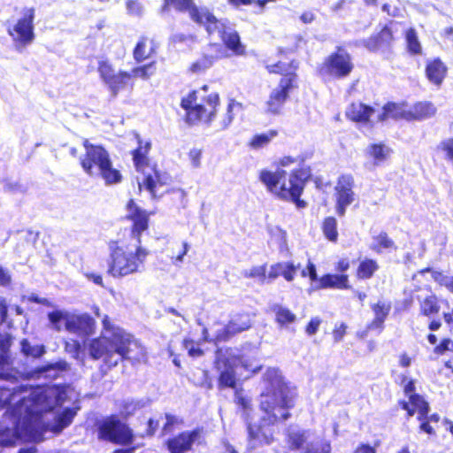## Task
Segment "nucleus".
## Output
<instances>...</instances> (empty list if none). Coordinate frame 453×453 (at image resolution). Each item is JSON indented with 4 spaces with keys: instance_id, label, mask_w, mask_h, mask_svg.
Listing matches in <instances>:
<instances>
[{
    "instance_id": "f257e3e1",
    "label": "nucleus",
    "mask_w": 453,
    "mask_h": 453,
    "mask_svg": "<svg viewBox=\"0 0 453 453\" xmlns=\"http://www.w3.org/2000/svg\"><path fill=\"white\" fill-rule=\"evenodd\" d=\"M264 382L265 388L260 400L264 414L258 423L248 425V447L251 449L273 441V426L286 420L289 417V410L294 406V395L278 369H267Z\"/></svg>"
},
{
    "instance_id": "f03ea898",
    "label": "nucleus",
    "mask_w": 453,
    "mask_h": 453,
    "mask_svg": "<svg viewBox=\"0 0 453 453\" xmlns=\"http://www.w3.org/2000/svg\"><path fill=\"white\" fill-rule=\"evenodd\" d=\"M11 377L7 357L0 355V380ZM73 390L69 387H44L35 388H9L0 385V403L14 405L13 416L23 425L30 422L34 416L55 410L67 400L71 401Z\"/></svg>"
},
{
    "instance_id": "7ed1b4c3",
    "label": "nucleus",
    "mask_w": 453,
    "mask_h": 453,
    "mask_svg": "<svg viewBox=\"0 0 453 453\" xmlns=\"http://www.w3.org/2000/svg\"><path fill=\"white\" fill-rule=\"evenodd\" d=\"M101 335L88 344L89 356L93 359H103L109 366H115L123 358L143 361L145 348L123 328L116 326L107 315L102 318Z\"/></svg>"
},
{
    "instance_id": "20e7f679",
    "label": "nucleus",
    "mask_w": 453,
    "mask_h": 453,
    "mask_svg": "<svg viewBox=\"0 0 453 453\" xmlns=\"http://www.w3.org/2000/svg\"><path fill=\"white\" fill-rule=\"evenodd\" d=\"M127 217L133 221V234L137 244L115 246L111 248L108 261V273L114 278H122L140 272L149 255L147 249L141 246L140 234L148 228V215L133 200L127 205Z\"/></svg>"
},
{
    "instance_id": "39448f33",
    "label": "nucleus",
    "mask_w": 453,
    "mask_h": 453,
    "mask_svg": "<svg viewBox=\"0 0 453 453\" xmlns=\"http://www.w3.org/2000/svg\"><path fill=\"white\" fill-rule=\"evenodd\" d=\"M259 180L266 188V190L277 198L292 202L298 208H304L306 203L300 199L303 191L304 180L301 177L299 170L292 171L288 175L281 168L275 171L263 169L259 172Z\"/></svg>"
},
{
    "instance_id": "423d86ee",
    "label": "nucleus",
    "mask_w": 453,
    "mask_h": 453,
    "mask_svg": "<svg viewBox=\"0 0 453 453\" xmlns=\"http://www.w3.org/2000/svg\"><path fill=\"white\" fill-rule=\"evenodd\" d=\"M219 372V387L235 388L239 382L248 380L261 370L262 365L255 355H233L219 357L216 361Z\"/></svg>"
},
{
    "instance_id": "0eeeda50",
    "label": "nucleus",
    "mask_w": 453,
    "mask_h": 453,
    "mask_svg": "<svg viewBox=\"0 0 453 453\" xmlns=\"http://www.w3.org/2000/svg\"><path fill=\"white\" fill-rule=\"evenodd\" d=\"M85 152L80 157V164L86 174L102 179L106 185L118 184L122 180L120 172L113 167L108 151L88 140L83 141Z\"/></svg>"
},
{
    "instance_id": "6e6552de",
    "label": "nucleus",
    "mask_w": 453,
    "mask_h": 453,
    "mask_svg": "<svg viewBox=\"0 0 453 453\" xmlns=\"http://www.w3.org/2000/svg\"><path fill=\"white\" fill-rule=\"evenodd\" d=\"M150 142L139 140V147L133 153V159L136 170L141 173L142 177L138 178L140 189H146L153 197L161 196L171 183V176L160 171L156 165H150L147 154L150 150Z\"/></svg>"
},
{
    "instance_id": "1a4fd4ad",
    "label": "nucleus",
    "mask_w": 453,
    "mask_h": 453,
    "mask_svg": "<svg viewBox=\"0 0 453 453\" xmlns=\"http://www.w3.org/2000/svg\"><path fill=\"white\" fill-rule=\"evenodd\" d=\"M219 102V94L209 92L208 86L204 85L183 97L180 105L187 111L188 123L211 126L216 118Z\"/></svg>"
},
{
    "instance_id": "9d476101",
    "label": "nucleus",
    "mask_w": 453,
    "mask_h": 453,
    "mask_svg": "<svg viewBox=\"0 0 453 453\" xmlns=\"http://www.w3.org/2000/svg\"><path fill=\"white\" fill-rule=\"evenodd\" d=\"M267 68L270 73L283 75L278 87L273 89L265 104V111L276 115L280 113L289 92L297 86V76L293 72L297 66L280 62L277 65H268Z\"/></svg>"
},
{
    "instance_id": "9b49d317",
    "label": "nucleus",
    "mask_w": 453,
    "mask_h": 453,
    "mask_svg": "<svg viewBox=\"0 0 453 453\" xmlns=\"http://www.w3.org/2000/svg\"><path fill=\"white\" fill-rule=\"evenodd\" d=\"M50 326L58 332L63 328L77 334L89 335L95 332L96 322L88 314H76L66 310H54L48 313Z\"/></svg>"
},
{
    "instance_id": "f8f14e48",
    "label": "nucleus",
    "mask_w": 453,
    "mask_h": 453,
    "mask_svg": "<svg viewBox=\"0 0 453 453\" xmlns=\"http://www.w3.org/2000/svg\"><path fill=\"white\" fill-rule=\"evenodd\" d=\"M35 8L26 6L20 10L16 19L8 23L7 34L18 51H22L34 42L35 38Z\"/></svg>"
},
{
    "instance_id": "ddd939ff",
    "label": "nucleus",
    "mask_w": 453,
    "mask_h": 453,
    "mask_svg": "<svg viewBox=\"0 0 453 453\" xmlns=\"http://www.w3.org/2000/svg\"><path fill=\"white\" fill-rule=\"evenodd\" d=\"M205 18L206 30L209 34L218 32L226 47L235 56H242L245 54V46L241 42L240 36L233 30L229 22L219 20L211 12H203Z\"/></svg>"
},
{
    "instance_id": "4468645a",
    "label": "nucleus",
    "mask_w": 453,
    "mask_h": 453,
    "mask_svg": "<svg viewBox=\"0 0 453 453\" xmlns=\"http://www.w3.org/2000/svg\"><path fill=\"white\" fill-rule=\"evenodd\" d=\"M355 179L350 173L341 174L335 182L334 200H335V211L339 216H343L347 208L351 205L357 199V195L354 191Z\"/></svg>"
},
{
    "instance_id": "2eb2a0df",
    "label": "nucleus",
    "mask_w": 453,
    "mask_h": 453,
    "mask_svg": "<svg viewBox=\"0 0 453 453\" xmlns=\"http://www.w3.org/2000/svg\"><path fill=\"white\" fill-rule=\"evenodd\" d=\"M97 72L113 96H116L120 90L124 89L132 79L131 73L116 71L113 65L104 59L98 61Z\"/></svg>"
},
{
    "instance_id": "dca6fc26",
    "label": "nucleus",
    "mask_w": 453,
    "mask_h": 453,
    "mask_svg": "<svg viewBox=\"0 0 453 453\" xmlns=\"http://www.w3.org/2000/svg\"><path fill=\"white\" fill-rule=\"evenodd\" d=\"M353 69L350 56L344 51L329 55L320 65L319 72L325 78H343Z\"/></svg>"
},
{
    "instance_id": "f3484780",
    "label": "nucleus",
    "mask_w": 453,
    "mask_h": 453,
    "mask_svg": "<svg viewBox=\"0 0 453 453\" xmlns=\"http://www.w3.org/2000/svg\"><path fill=\"white\" fill-rule=\"evenodd\" d=\"M99 438L116 444L129 445L133 441L134 435L127 425L111 417L100 425Z\"/></svg>"
},
{
    "instance_id": "a211bd4d",
    "label": "nucleus",
    "mask_w": 453,
    "mask_h": 453,
    "mask_svg": "<svg viewBox=\"0 0 453 453\" xmlns=\"http://www.w3.org/2000/svg\"><path fill=\"white\" fill-rule=\"evenodd\" d=\"M39 416H34L30 422L23 425L22 421H19V426H21L25 433L19 432L15 428L7 427L0 424V446H11L16 442L17 440H31L34 439L32 432L39 427L37 423Z\"/></svg>"
},
{
    "instance_id": "6ab92c4d",
    "label": "nucleus",
    "mask_w": 453,
    "mask_h": 453,
    "mask_svg": "<svg viewBox=\"0 0 453 453\" xmlns=\"http://www.w3.org/2000/svg\"><path fill=\"white\" fill-rule=\"evenodd\" d=\"M201 434L200 429L182 432L167 441V448L171 453H186L200 441Z\"/></svg>"
},
{
    "instance_id": "aec40b11",
    "label": "nucleus",
    "mask_w": 453,
    "mask_h": 453,
    "mask_svg": "<svg viewBox=\"0 0 453 453\" xmlns=\"http://www.w3.org/2000/svg\"><path fill=\"white\" fill-rule=\"evenodd\" d=\"M392 149L383 142H371L364 150V156L372 167L386 164L391 157Z\"/></svg>"
},
{
    "instance_id": "412c9836",
    "label": "nucleus",
    "mask_w": 453,
    "mask_h": 453,
    "mask_svg": "<svg viewBox=\"0 0 453 453\" xmlns=\"http://www.w3.org/2000/svg\"><path fill=\"white\" fill-rule=\"evenodd\" d=\"M171 7L180 12H188L194 21L202 25L205 24V18L203 12H209L206 9H197L193 4L192 0H165L162 11L166 12Z\"/></svg>"
},
{
    "instance_id": "4be33fe9",
    "label": "nucleus",
    "mask_w": 453,
    "mask_h": 453,
    "mask_svg": "<svg viewBox=\"0 0 453 453\" xmlns=\"http://www.w3.org/2000/svg\"><path fill=\"white\" fill-rule=\"evenodd\" d=\"M376 111L362 103H353L346 110V116L354 122L373 124L376 120Z\"/></svg>"
},
{
    "instance_id": "5701e85b",
    "label": "nucleus",
    "mask_w": 453,
    "mask_h": 453,
    "mask_svg": "<svg viewBox=\"0 0 453 453\" xmlns=\"http://www.w3.org/2000/svg\"><path fill=\"white\" fill-rule=\"evenodd\" d=\"M250 326L251 320L249 314L235 315L222 331L217 333L216 339L219 341L226 340L231 335L249 329Z\"/></svg>"
},
{
    "instance_id": "b1692460",
    "label": "nucleus",
    "mask_w": 453,
    "mask_h": 453,
    "mask_svg": "<svg viewBox=\"0 0 453 453\" xmlns=\"http://www.w3.org/2000/svg\"><path fill=\"white\" fill-rule=\"evenodd\" d=\"M300 265H295L291 261H283L273 264L270 266L268 273V281H273L279 276H282L287 281L291 282L295 280Z\"/></svg>"
},
{
    "instance_id": "393cba45",
    "label": "nucleus",
    "mask_w": 453,
    "mask_h": 453,
    "mask_svg": "<svg viewBox=\"0 0 453 453\" xmlns=\"http://www.w3.org/2000/svg\"><path fill=\"white\" fill-rule=\"evenodd\" d=\"M349 289L350 285L347 274H331L326 273L319 279V284L315 289Z\"/></svg>"
},
{
    "instance_id": "a878e982",
    "label": "nucleus",
    "mask_w": 453,
    "mask_h": 453,
    "mask_svg": "<svg viewBox=\"0 0 453 453\" xmlns=\"http://www.w3.org/2000/svg\"><path fill=\"white\" fill-rule=\"evenodd\" d=\"M312 434L310 430H303L296 427H290L288 433L287 442L291 449L296 450L303 449L311 442Z\"/></svg>"
},
{
    "instance_id": "bb28decb",
    "label": "nucleus",
    "mask_w": 453,
    "mask_h": 453,
    "mask_svg": "<svg viewBox=\"0 0 453 453\" xmlns=\"http://www.w3.org/2000/svg\"><path fill=\"white\" fill-rule=\"evenodd\" d=\"M409 109L404 104H397L395 103L387 104L380 111L377 112L376 120L378 122L388 119H404L408 120Z\"/></svg>"
},
{
    "instance_id": "cd10ccee",
    "label": "nucleus",
    "mask_w": 453,
    "mask_h": 453,
    "mask_svg": "<svg viewBox=\"0 0 453 453\" xmlns=\"http://www.w3.org/2000/svg\"><path fill=\"white\" fill-rule=\"evenodd\" d=\"M242 110L243 106L242 103H239L234 99H230L227 103L226 112L220 116L215 125L216 130L223 131L227 129L231 126L235 115Z\"/></svg>"
},
{
    "instance_id": "c85d7f7f",
    "label": "nucleus",
    "mask_w": 453,
    "mask_h": 453,
    "mask_svg": "<svg viewBox=\"0 0 453 453\" xmlns=\"http://www.w3.org/2000/svg\"><path fill=\"white\" fill-rule=\"evenodd\" d=\"M403 408L407 411L409 416L418 414L421 420L427 415L428 403L418 395H409V402L403 403Z\"/></svg>"
},
{
    "instance_id": "c756f323",
    "label": "nucleus",
    "mask_w": 453,
    "mask_h": 453,
    "mask_svg": "<svg viewBox=\"0 0 453 453\" xmlns=\"http://www.w3.org/2000/svg\"><path fill=\"white\" fill-rule=\"evenodd\" d=\"M436 107L430 102H419L409 108L408 120L425 119L435 115Z\"/></svg>"
},
{
    "instance_id": "7c9ffc66",
    "label": "nucleus",
    "mask_w": 453,
    "mask_h": 453,
    "mask_svg": "<svg viewBox=\"0 0 453 453\" xmlns=\"http://www.w3.org/2000/svg\"><path fill=\"white\" fill-rule=\"evenodd\" d=\"M447 68L440 59H434L427 63L426 74L433 84L439 86L446 75Z\"/></svg>"
},
{
    "instance_id": "2f4dec72",
    "label": "nucleus",
    "mask_w": 453,
    "mask_h": 453,
    "mask_svg": "<svg viewBox=\"0 0 453 453\" xmlns=\"http://www.w3.org/2000/svg\"><path fill=\"white\" fill-rule=\"evenodd\" d=\"M372 310L374 313V319L370 324L369 328L380 330L391 310V305L389 303L378 302L372 306Z\"/></svg>"
},
{
    "instance_id": "473e14b6",
    "label": "nucleus",
    "mask_w": 453,
    "mask_h": 453,
    "mask_svg": "<svg viewBox=\"0 0 453 453\" xmlns=\"http://www.w3.org/2000/svg\"><path fill=\"white\" fill-rule=\"evenodd\" d=\"M155 52V44L152 40L141 38L134 50V58L136 61H143Z\"/></svg>"
},
{
    "instance_id": "72a5a7b5",
    "label": "nucleus",
    "mask_w": 453,
    "mask_h": 453,
    "mask_svg": "<svg viewBox=\"0 0 453 453\" xmlns=\"http://www.w3.org/2000/svg\"><path fill=\"white\" fill-rule=\"evenodd\" d=\"M78 408H65L61 412L58 413L55 418V422L52 425L51 430L55 433H59L65 427L68 426L74 416L76 415Z\"/></svg>"
},
{
    "instance_id": "f704fd0d",
    "label": "nucleus",
    "mask_w": 453,
    "mask_h": 453,
    "mask_svg": "<svg viewBox=\"0 0 453 453\" xmlns=\"http://www.w3.org/2000/svg\"><path fill=\"white\" fill-rule=\"evenodd\" d=\"M392 40V33L389 27L383 28L380 33L374 36L369 38L365 45L370 50H376L379 48L382 47L384 44L388 43Z\"/></svg>"
},
{
    "instance_id": "c9c22d12",
    "label": "nucleus",
    "mask_w": 453,
    "mask_h": 453,
    "mask_svg": "<svg viewBox=\"0 0 453 453\" xmlns=\"http://www.w3.org/2000/svg\"><path fill=\"white\" fill-rule=\"evenodd\" d=\"M418 299L420 303V311L422 314L430 316L439 312L440 307L437 303V298L433 293L425 296H418Z\"/></svg>"
},
{
    "instance_id": "e433bc0d",
    "label": "nucleus",
    "mask_w": 453,
    "mask_h": 453,
    "mask_svg": "<svg viewBox=\"0 0 453 453\" xmlns=\"http://www.w3.org/2000/svg\"><path fill=\"white\" fill-rule=\"evenodd\" d=\"M405 41L408 51L412 55H421L422 46L417 31L411 27L405 32Z\"/></svg>"
},
{
    "instance_id": "4c0bfd02",
    "label": "nucleus",
    "mask_w": 453,
    "mask_h": 453,
    "mask_svg": "<svg viewBox=\"0 0 453 453\" xmlns=\"http://www.w3.org/2000/svg\"><path fill=\"white\" fill-rule=\"evenodd\" d=\"M378 269L379 265L375 260L365 258L360 262L357 276L359 279H369Z\"/></svg>"
},
{
    "instance_id": "58836bf2",
    "label": "nucleus",
    "mask_w": 453,
    "mask_h": 453,
    "mask_svg": "<svg viewBox=\"0 0 453 453\" xmlns=\"http://www.w3.org/2000/svg\"><path fill=\"white\" fill-rule=\"evenodd\" d=\"M21 352L27 357L35 358L42 357L45 353V346L42 344L32 345L27 340L20 342Z\"/></svg>"
},
{
    "instance_id": "ea45409f",
    "label": "nucleus",
    "mask_w": 453,
    "mask_h": 453,
    "mask_svg": "<svg viewBox=\"0 0 453 453\" xmlns=\"http://www.w3.org/2000/svg\"><path fill=\"white\" fill-rule=\"evenodd\" d=\"M436 150L442 155L445 161L453 165V137L441 140L438 143Z\"/></svg>"
},
{
    "instance_id": "a19ab883",
    "label": "nucleus",
    "mask_w": 453,
    "mask_h": 453,
    "mask_svg": "<svg viewBox=\"0 0 453 453\" xmlns=\"http://www.w3.org/2000/svg\"><path fill=\"white\" fill-rule=\"evenodd\" d=\"M275 313L276 321L281 326L291 324L296 321V315L288 308L276 305L273 308Z\"/></svg>"
},
{
    "instance_id": "79ce46f5",
    "label": "nucleus",
    "mask_w": 453,
    "mask_h": 453,
    "mask_svg": "<svg viewBox=\"0 0 453 453\" xmlns=\"http://www.w3.org/2000/svg\"><path fill=\"white\" fill-rule=\"evenodd\" d=\"M276 135L277 132L273 130L256 134L250 140V146L255 150L261 149L266 146Z\"/></svg>"
},
{
    "instance_id": "37998d69",
    "label": "nucleus",
    "mask_w": 453,
    "mask_h": 453,
    "mask_svg": "<svg viewBox=\"0 0 453 453\" xmlns=\"http://www.w3.org/2000/svg\"><path fill=\"white\" fill-rule=\"evenodd\" d=\"M367 4H381L383 12L391 16L399 15L398 0H365Z\"/></svg>"
},
{
    "instance_id": "c03bdc74",
    "label": "nucleus",
    "mask_w": 453,
    "mask_h": 453,
    "mask_svg": "<svg viewBox=\"0 0 453 453\" xmlns=\"http://www.w3.org/2000/svg\"><path fill=\"white\" fill-rule=\"evenodd\" d=\"M213 57L203 55L190 65L189 72L196 74L202 73L209 69L213 65Z\"/></svg>"
},
{
    "instance_id": "a18cd8bd",
    "label": "nucleus",
    "mask_w": 453,
    "mask_h": 453,
    "mask_svg": "<svg viewBox=\"0 0 453 453\" xmlns=\"http://www.w3.org/2000/svg\"><path fill=\"white\" fill-rule=\"evenodd\" d=\"M331 444L326 440H317L305 446L304 453H331Z\"/></svg>"
},
{
    "instance_id": "49530a36",
    "label": "nucleus",
    "mask_w": 453,
    "mask_h": 453,
    "mask_svg": "<svg viewBox=\"0 0 453 453\" xmlns=\"http://www.w3.org/2000/svg\"><path fill=\"white\" fill-rule=\"evenodd\" d=\"M7 315V307L4 300H0V347L4 348L5 344L9 343V340L7 338V332L5 328L8 327L7 325H4L5 319Z\"/></svg>"
},
{
    "instance_id": "de8ad7c7",
    "label": "nucleus",
    "mask_w": 453,
    "mask_h": 453,
    "mask_svg": "<svg viewBox=\"0 0 453 453\" xmlns=\"http://www.w3.org/2000/svg\"><path fill=\"white\" fill-rule=\"evenodd\" d=\"M323 233L331 242H336L338 237L337 221L333 217L326 218L323 222Z\"/></svg>"
},
{
    "instance_id": "09e8293b",
    "label": "nucleus",
    "mask_w": 453,
    "mask_h": 453,
    "mask_svg": "<svg viewBox=\"0 0 453 453\" xmlns=\"http://www.w3.org/2000/svg\"><path fill=\"white\" fill-rule=\"evenodd\" d=\"M265 273V265H257L245 270L242 274L244 277L256 279L258 282L263 284L268 280V275H266Z\"/></svg>"
},
{
    "instance_id": "8fccbe9b",
    "label": "nucleus",
    "mask_w": 453,
    "mask_h": 453,
    "mask_svg": "<svg viewBox=\"0 0 453 453\" xmlns=\"http://www.w3.org/2000/svg\"><path fill=\"white\" fill-rule=\"evenodd\" d=\"M373 240L374 242L372 244V249L377 252L394 248V242L388 236L386 233H380L375 236Z\"/></svg>"
},
{
    "instance_id": "3c124183",
    "label": "nucleus",
    "mask_w": 453,
    "mask_h": 453,
    "mask_svg": "<svg viewBox=\"0 0 453 453\" xmlns=\"http://www.w3.org/2000/svg\"><path fill=\"white\" fill-rule=\"evenodd\" d=\"M432 278L440 286L446 288L449 292L453 293V275L445 274L441 272H431Z\"/></svg>"
},
{
    "instance_id": "603ef678",
    "label": "nucleus",
    "mask_w": 453,
    "mask_h": 453,
    "mask_svg": "<svg viewBox=\"0 0 453 453\" xmlns=\"http://www.w3.org/2000/svg\"><path fill=\"white\" fill-rule=\"evenodd\" d=\"M156 72V67L154 63H150L148 65H144L142 66L135 67L132 70V77L141 78L142 80H148Z\"/></svg>"
},
{
    "instance_id": "864d4df0",
    "label": "nucleus",
    "mask_w": 453,
    "mask_h": 453,
    "mask_svg": "<svg viewBox=\"0 0 453 453\" xmlns=\"http://www.w3.org/2000/svg\"><path fill=\"white\" fill-rule=\"evenodd\" d=\"M235 402L237 405L242 408V415L248 418L250 416V412L251 411V403L250 399L245 396L242 393V390L235 391Z\"/></svg>"
},
{
    "instance_id": "5fc2aeb1",
    "label": "nucleus",
    "mask_w": 453,
    "mask_h": 453,
    "mask_svg": "<svg viewBox=\"0 0 453 453\" xmlns=\"http://www.w3.org/2000/svg\"><path fill=\"white\" fill-rule=\"evenodd\" d=\"M126 6L130 15L140 17L143 14V6L136 0H127Z\"/></svg>"
},
{
    "instance_id": "6e6d98bb",
    "label": "nucleus",
    "mask_w": 453,
    "mask_h": 453,
    "mask_svg": "<svg viewBox=\"0 0 453 453\" xmlns=\"http://www.w3.org/2000/svg\"><path fill=\"white\" fill-rule=\"evenodd\" d=\"M81 344L76 340H70L65 342V350L72 354L76 359H80Z\"/></svg>"
},
{
    "instance_id": "4d7b16f0",
    "label": "nucleus",
    "mask_w": 453,
    "mask_h": 453,
    "mask_svg": "<svg viewBox=\"0 0 453 453\" xmlns=\"http://www.w3.org/2000/svg\"><path fill=\"white\" fill-rule=\"evenodd\" d=\"M184 348L188 350L190 357H196L203 354V351L196 346L193 341L185 340L183 342Z\"/></svg>"
},
{
    "instance_id": "13d9d810",
    "label": "nucleus",
    "mask_w": 453,
    "mask_h": 453,
    "mask_svg": "<svg viewBox=\"0 0 453 453\" xmlns=\"http://www.w3.org/2000/svg\"><path fill=\"white\" fill-rule=\"evenodd\" d=\"M306 269L309 273V278H310L311 281V282L316 281L319 284V278L318 277L317 268H316L315 264L311 259H308V261H307Z\"/></svg>"
},
{
    "instance_id": "bf43d9fd",
    "label": "nucleus",
    "mask_w": 453,
    "mask_h": 453,
    "mask_svg": "<svg viewBox=\"0 0 453 453\" xmlns=\"http://www.w3.org/2000/svg\"><path fill=\"white\" fill-rule=\"evenodd\" d=\"M189 158L194 167L197 168L201 165L202 152L200 150L193 149L190 150Z\"/></svg>"
},
{
    "instance_id": "052dcab7",
    "label": "nucleus",
    "mask_w": 453,
    "mask_h": 453,
    "mask_svg": "<svg viewBox=\"0 0 453 453\" xmlns=\"http://www.w3.org/2000/svg\"><path fill=\"white\" fill-rule=\"evenodd\" d=\"M319 325H320V320L318 318L312 319L306 327L307 334L310 335L316 334Z\"/></svg>"
},
{
    "instance_id": "680f3d73",
    "label": "nucleus",
    "mask_w": 453,
    "mask_h": 453,
    "mask_svg": "<svg viewBox=\"0 0 453 453\" xmlns=\"http://www.w3.org/2000/svg\"><path fill=\"white\" fill-rule=\"evenodd\" d=\"M12 278L9 272L0 266V285L8 286L11 283Z\"/></svg>"
},
{
    "instance_id": "e2e57ef3",
    "label": "nucleus",
    "mask_w": 453,
    "mask_h": 453,
    "mask_svg": "<svg viewBox=\"0 0 453 453\" xmlns=\"http://www.w3.org/2000/svg\"><path fill=\"white\" fill-rule=\"evenodd\" d=\"M165 418H166V422L163 428L164 431H165V432H168L173 426L179 423V419L175 416L166 414Z\"/></svg>"
},
{
    "instance_id": "0e129e2a",
    "label": "nucleus",
    "mask_w": 453,
    "mask_h": 453,
    "mask_svg": "<svg viewBox=\"0 0 453 453\" xmlns=\"http://www.w3.org/2000/svg\"><path fill=\"white\" fill-rule=\"evenodd\" d=\"M349 268V262L347 258H342L336 264L335 269L338 272L344 273Z\"/></svg>"
},
{
    "instance_id": "69168bd1",
    "label": "nucleus",
    "mask_w": 453,
    "mask_h": 453,
    "mask_svg": "<svg viewBox=\"0 0 453 453\" xmlns=\"http://www.w3.org/2000/svg\"><path fill=\"white\" fill-rule=\"evenodd\" d=\"M296 162V159L295 157L286 156V157H281L279 160L278 165L281 166V167H287V166H289V165L295 164Z\"/></svg>"
},
{
    "instance_id": "338daca9",
    "label": "nucleus",
    "mask_w": 453,
    "mask_h": 453,
    "mask_svg": "<svg viewBox=\"0 0 453 453\" xmlns=\"http://www.w3.org/2000/svg\"><path fill=\"white\" fill-rule=\"evenodd\" d=\"M138 406H139V403H134V402L127 403L125 405V410L123 411V413L125 415H131L134 412V411L136 410V408Z\"/></svg>"
},
{
    "instance_id": "774afa93",
    "label": "nucleus",
    "mask_w": 453,
    "mask_h": 453,
    "mask_svg": "<svg viewBox=\"0 0 453 453\" xmlns=\"http://www.w3.org/2000/svg\"><path fill=\"white\" fill-rule=\"evenodd\" d=\"M355 453H376V450L367 444H362L356 449Z\"/></svg>"
}]
</instances>
